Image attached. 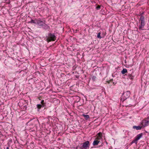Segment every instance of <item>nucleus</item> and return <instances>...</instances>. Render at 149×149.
I'll return each instance as SVG.
<instances>
[{"label": "nucleus", "mask_w": 149, "mask_h": 149, "mask_svg": "<svg viewBox=\"0 0 149 149\" xmlns=\"http://www.w3.org/2000/svg\"><path fill=\"white\" fill-rule=\"evenodd\" d=\"M144 14V12H143L139 15V16H140V17L139 20V22L141 21V23L139 28V29L140 30H144L145 29H143L145 24L144 17L143 16Z\"/></svg>", "instance_id": "f257e3e1"}, {"label": "nucleus", "mask_w": 149, "mask_h": 149, "mask_svg": "<svg viewBox=\"0 0 149 149\" xmlns=\"http://www.w3.org/2000/svg\"><path fill=\"white\" fill-rule=\"evenodd\" d=\"M81 146L82 144H81L80 145H78L76 147V149H89L90 144V142L88 141H86L84 142Z\"/></svg>", "instance_id": "f03ea898"}, {"label": "nucleus", "mask_w": 149, "mask_h": 149, "mask_svg": "<svg viewBox=\"0 0 149 149\" xmlns=\"http://www.w3.org/2000/svg\"><path fill=\"white\" fill-rule=\"evenodd\" d=\"M56 36L54 34L49 33L45 38L46 40L48 42L52 41H54L56 40Z\"/></svg>", "instance_id": "7ed1b4c3"}, {"label": "nucleus", "mask_w": 149, "mask_h": 149, "mask_svg": "<svg viewBox=\"0 0 149 149\" xmlns=\"http://www.w3.org/2000/svg\"><path fill=\"white\" fill-rule=\"evenodd\" d=\"M143 134L141 133L138 134L134 138V139L130 143L132 144L133 143H135L136 144L137 143V141L139 140L142 136Z\"/></svg>", "instance_id": "20e7f679"}, {"label": "nucleus", "mask_w": 149, "mask_h": 149, "mask_svg": "<svg viewBox=\"0 0 149 149\" xmlns=\"http://www.w3.org/2000/svg\"><path fill=\"white\" fill-rule=\"evenodd\" d=\"M132 70H130L129 71H128V72L126 74L128 79H130L131 80H132L134 79V76L132 74Z\"/></svg>", "instance_id": "39448f33"}, {"label": "nucleus", "mask_w": 149, "mask_h": 149, "mask_svg": "<svg viewBox=\"0 0 149 149\" xmlns=\"http://www.w3.org/2000/svg\"><path fill=\"white\" fill-rule=\"evenodd\" d=\"M130 94V91H126L125 92H124L123 94L122 95V97H124L125 98L124 99V100H125L128 98Z\"/></svg>", "instance_id": "423d86ee"}, {"label": "nucleus", "mask_w": 149, "mask_h": 149, "mask_svg": "<svg viewBox=\"0 0 149 149\" xmlns=\"http://www.w3.org/2000/svg\"><path fill=\"white\" fill-rule=\"evenodd\" d=\"M149 121L146 120H143L141 122V124L142 127H145L148 126L149 125Z\"/></svg>", "instance_id": "0eeeda50"}, {"label": "nucleus", "mask_w": 149, "mask_h": 149, "mask_svg": "<svg viewBox=\"0 0 149 149\" xmlns=\"http://www.w3.org/2000/svg\"><path fill=\"white\" fill-rule=\"evenodd\" d=\"M36 24L41 26L44 23L43 22L41 21L40 19H36Z\"/></svg>", "instance_id": "6e6552de"}, {"label": "nucleus", "mask_w": 149, "mask_h": 149, "mask_svg": "<svg viewBox=\"0 0 149 149\" xmlns=\"http://www.w3.org/2000/svg\"><path fill=\"white\" fill-rule=\"evenodd\" d=\"M45 105L43 104H37L36 107L38 109L37 111H39L40 110V109L42 107H45Z\"/></svg>", "instance_id": "1a4fd4ad"}, {"label": "nucleus", "mask_w": 149, "mask_h": 149, "mask_svg": "<svg viewBox=\"0 0 149 149\" xmlns=\"http://www.w3.org/2000/svg\"><path fill=\"white\" fill-rule=\"evenodd\" d=\"M41 26L44 29L46 30L48 29L49 28V26L46 24L45 23H44Z\"/></svg>", "instance_id": "9d476101"}, {"label": "nucleus", "mask_w": 149, "mask_h": 149, "mask_svg": "<svg viewBox=\"0 0 149 149\" xmlns=\"http://www.w3.org/2000/svg\"><path fill=\"white\" fill-rule=\"evenodd\" d=\"M100 142V141L95 139L93 142V145L94 146L98 145Z\"/></svg>", "instance_id": "9b49d317"}, {"label": "nucleus", "mask_w": 149, "mask_h": 149, "mask_svg": "<svg viewBox=\"0 0 149 149\" xmlns=\"http://www.w3.org/2000/svg\"><path fill=\"white\" fill-rule=\"evenodd\" d=\"M142 127V126H134L133 127V129H136L137 130H140L141 129Z\"/></svg>", "instance_id": "f8f14e48"}, {"label": "nucleus", "mask_w": 149, "mask_h": 149, "mask_svg": "<svg viewBox=\"0 0 149 149\" xmlns=\"http://www.w3.org/2000/svg\"><path fill=\"white\" fill-rule=\"evenodd\" d=\"M128 72V71H127V70L126 69L123 68L121 72L123 74H124L126 73H127Z\"/></svg>", "instance_id": "ddd939ff"}, {"label": "nucleus", "mask_w": 149, "mask_h": 149, "mask_svg": "<svg viewBox=\"0 0 149 149\" xmlns=\"http://www.w3.org/2000/svg\"><path fill=\"white\" fill-rule=\"evenodd\" d=\"M82 115L86 120H87L90 118L89 116L88 115L83 114Z\"/></svg>", "instance_id": "4468645a"}, {"label": "nucleus", "mask_w": 149, "mask_h": 149, "mask_svg": "<svg viewBox=\"0 0 149 149\" xmlns=\"http://www.w3.org/2000/svg\"><path fill=\"white\" fill-rule=\"evenodd\" d=\"M29 23H34L35 24H36V19L35 20L31 19V21L29 22Z\"/></svg>", "instance_id": "2eb2a0df"}, {"label": "nucleus", "mask_w": 149, "mask_h": 149, "mask_svg": "<svg viewBox=\"0 0 149 149\" xmlns=\"http://www.w3.org/2000/svg\"><path fill=\"white\" fill-rule=\"evenodd\" d=\"M96 9L97 10H100V8H101V6L99 5H97V4H96Z\"/></svg>", "instance_id": "dca6fc26"}, {"label": "nucleus", "mask_w": 149, "mask_h": 149, "mask_svg": "<svg viewBox=\"0 0 149 149\" xmlns=\"http://www.w3.org/2000/svg\"><path fill=\"white\" fill-rule=\"evenodd\" d=\"M102 133L100 132L98 134L97 136L99 137L100 138H102Z\"/></svg>", "instance_id": "f3484780"}, {"label": "nucleus", "mask_w": 149, "mask_h": 149, "mask_svg": "<svg viewBox=\"0 0 149 149\" xmlns=\"http://www.w3.org/2000/svg\"><path fill=\"white\" fill-rule=\"evenodd\" d=\"M76 101L77 102H79L80 100V98L79 97V96H76Z\"/></svg>", "instance_id": "a211bd4d"}, {"label": "nucleus", "mask_w": 149, "mask_h": 149, "mask_svg": "<svg viewBox=\"0 0 149 149\" xmlns=\"http://www.w3.org/2000/svg\"><path fill=\"white\" fill-rule=\"evenodd\" d=\"M100 32H99L98 33L97 35V37L98 38H99L100 39L102 37L100 36Z\"/></svg>", "instance_id": "6ab92c4d"}, {"label": "nucleus", "mask_w": 149, "mask_h": 149, "mask_svg": "<svg viewBox=\"0 0 149 149\" xmlns=\"http://www.w3.org/2000/svg\"><path fill=\"white\" fill-rule=\"evenodd\" d=\"M91 78L92 80L94 81L96 79V77L95 76H93L91 77Z\"/></svg>", "instance_id": "aec40b11"}, {"label": "nucleus", "mask_w": 149, "mask_h": 149, "mask_svg": "<svg viewBox=\"0 0 149 149\" xmlns=\"http://www.w3.org/2000/svg\"><path fill=\"white\" fill-rule=\"evenodd\" d=\"M44 102V100H42L41 102V104H44L45 105Z\"/></svg>", "instance_id": "412c9836"}, {"label": "nucleus", "mask_w": 149, "mask_h": 149, "mask_svg": "<svg viewBox=\"0 0 149 149\" xmlns=\"http://www.w3.org/2000/svg\"><path fill=\"white\" fill-rule=\"evenodd\" d=\"M102 138H100L99 137L97 136V138L96 139H96V140H98H98H100Z\"/></svg>", "instance_id": "4be33fe9"}, {"label": "nucleus", "mask_w": 149, "mask_h": 149, "mask_svg": "<svg viewBox=\"0 0 149 149\" xmlns=\"http://www.w3.org/2000/svg\"><path fill=\"white\" fill-rule=\"evenodd\" d=\"M67 49L68 50H71L70 49V48H68V47H67Z\"/></svg>", "instance_id": "5701e85b"}, {"label": "nucleus", "mask_w": 149, "mask_h": 149, "mask_svg": "<svg viewBox=\"0 0 149 149\" xmlns=\"http://www.w3.org/2000/svg\"><path fill=\"white\" fill-rule=\"evenodd\" d=\"M6 148V149H8L9 148H8V147H7Z\"/></svg>", "instance_id": "b1692460"}, {"label": "nucleus", "mask_w": 149, "mask_h": 149, "mask_svg": "<svg viewBox=\"0 0 149 149\" xmlns=\"http://www.w3.org/2000/svg\"><path fill=\"white\" fill-rule=\"evenodd\" d=\"M43 22H43L44 23H45V20H44Z\"/></svg>", "instance_id": "393cba45"}, {"label": "nucleus", "mask_w": 149, "mask_h": 149, "mask_svg": "<svg viewBox=\"0 0 149 149\" xmlns=\"http://www.w3.org/2000/svg\"><path fill=\"white\" fill-rule=\"evenodd\" d=\"M6 33V32H3V33Z\"/></svg>", "instance_id": "a878e982"}, {"label": "nucleus", "mask_w": 149, "mask_h": 149, "mask_svg": "<svg viewBox=\"0 0 149 149\" xmlns=\"http://www.w3.org/2000/svg\"><path fill=\"white\" fill-rule=\"evenodd\" d=\"M5 36H6V34H5Z\"/></svg>", "instance_id": "bb28decb"}, {"label": "nucleus", "mask_w": 149, "mask_h": 149, "mask_svg": "<svg viewBox=\"0 0 149 149\" xmlns=\"http://www.w3.org/2000/svg\"><path fill=\"white\" fill-rule=\"evenodd\" d=\"M73 50H74V49H72Z\"/></svg>", "instance_id": "cd10ccee"}]
</instances>
